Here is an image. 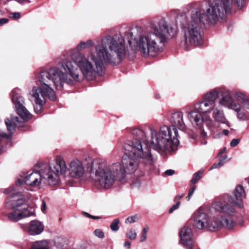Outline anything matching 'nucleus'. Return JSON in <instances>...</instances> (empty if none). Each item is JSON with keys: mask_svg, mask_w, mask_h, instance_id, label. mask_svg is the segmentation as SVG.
<instances>
[{"mask_svg": "<svg viewBox=\"0 0 249 249\" xmlns=\"http://www.w3.org/2000/svg\"><path fill=\"white\" fill-rule=\"evenodd\" d=\"M239 139H234L231 141L230 145L231 147H235L238 145V144L239 143Z\"/></svg>", "mask_w": 249, "mask_h": 249, "instance_id": "nucleus-33", "label": "nucleus"}, {"mask_svg": "<svg viewBox=\"0 0 249 249\" xmlns=\"http://www.w3.org/2000/svg\"><path fill=\"white\" fill-rule=\"evenodd\" d=\"M123 147L129 152L122 158L121 169L124 172L123 178L126 174L134 173L138 169L139 163L148 167H152L156 161L148 147L142 145L141 142L133 141L131 143H125Z\"/></svg>", "mask_w": 249, "mask_h": 249, "instance_id": "nucleus-5", "label": "nucleus"}, {"mask_svg": "<svg viewBox=\"0 0 249 249\" xmlns=\"http://www.w3.org/2000/svg\"><path fill=\"white\" fill-rule=\"evenodd\" d=\"M67 170L66 162L61 156H58L49 165L43 163L38 171L33 172L25 177L18 178L17 183H23L29 186H39L47 184L50 186L57 185L60 181V175L65 173Z\"/></svg>", "mask_w": 249, "mask_h": 249, "instance_id": "nucleus-4", "label": "nucleus"}, {"mask_svg": "<svg viewBox=\"0 0 249 249\" xmlns=\"http://www.w3.org/2000/svg\"><path fill=\"white\" fill-rule=\"evenodd\" d=\"M0 153H2L3 152V146L1 145V147L0 148Z\"/></svg>", "mask_w": 249, "mask_h": 249, "instance_id": "nucleus-47", "label": "nucleus"}, {"mask_svg": "<svg viewBox=\"0 0 249 249\" xmlns=\"http://www.w3.org/2000/svg\"><path fill=\"white\" fill-rule=\"evenodd\" d=\"M180 201L177 202L176 204L173 205L169 209V213H172L175 210L178 209L180 206Z\"/></svg>", "mask_w": 249, "mask_h": 249, "instance_id": "nucleus-31", "label": "nucleus"}, {"mask_svg": "<svg viewBox=\"0 0 249 249\" xmlns=\"http://www.w3.org/2000/svg\"><path fill=\"white\" fill-rule=\"evenodd\" d=\"M90 218L93 219H100V217H99V216H93V215H91Z\"/></svg>", "mask_w": 249, "mask_h": 249, "instance_id": "nucleus-44", "label": "nucleus"}, {"mask_svg": "<svg viewBox=\"0 0 249 249\" xmlns=\"http://www.w3.org/2000/svg\"><path fill=\"white\" fill-rule=\"evenodd\" d=\"M82 214L84 215V216H85L86 217H89V218H90V217L91 216V215L89 214V213H87L86 212H83L82 213Z\"/></svg>", "mask_w": 249, "mask_h": 249, "instance_id": "nucleus-41", "label": "nucleus"}, {"mask_svg": "<svg viewBox=\"0 0 249 249\" xmlns=\"http://www.w3.org/2000/svg\"><path fill=\"white\" fill-rule=\"evenodd\" d=\"M120 220L118 218L114 219L111 223L110 228L111 230L114 232L117 231L119 229V224Z\"/></svg>", "mask_w": 249, "mask_h": 249, "instance_id": "nucleus-26", "label": "nucleus"}, {"mask_svg": "<svg viewBox=\"0 0 249 249\" xmlns=\"http://www.w3.org/2000/svg\"><path fill=\"white\" fill-rule=\"evenodd\" d=\"M91 177L100 187L108 189L115 180L123 179L124 172L121 169V163L115 162L107 165L105 163L94 161L90 167Z\"/></svg>", "mask_w": 249, "mask_h": 249, "instance_id": "nucleus-7", "label": "nucleus"}, {"mask_svg": "<svg viewBox=\"0 0 249 249\" xmlns=\"http://www.w3.org/2000/svg\"><path fill=\"white\" fill-rule=\"evenodd\" d=\"M66 166L67 168L66 171L68 170L70 176L72 178H81L85 173V169L83 163L78 160L75 159L72 160L70 163L68 168L66 165Z\"/></svg>", "mask_w": 249, "mask_h": 249, "instance_id": "nucleus-16", "label": "nucleus"}, {"mask_svg": "<svg viewBox=\"0 0 249 249\" xmlns=\"http://www.w3.org/2000/svg\"><path fill=\"white\" fill-rule=\"evenodd\" d=\"M196 186H192L190 189L188 193V196H187V200H189L191 196H193L195 190H196Z\"/></svg>", "mask_w": 249, "mask_h": 249, "instance_id": "nucleus-32", "label": "nucleus"}, {"mask_svg": "<svg viewBox=\"0 0 249 249\" xmlns=\"http://www.w3.org/2000/svg\"><path fill=\"white\" fill-rule=\"evenodd\" d=\"M180 243L186 249H193L194 246L193 233L190 228L187 226L183 227L179 231Z\"/></svg>", "mask_w": 249, "mask_h": 249, "instance_id": "nucleus-15", "label": "nucleus"}, {"mask_svg": "<svg viewBox=\"0 0 249 249\" xmlns=\"http://www.w3.org/2000/svg\"><path fill=\"white\" fill-rule=\"evenodd\" d=\"M149 228L147 226H145L142 230V236L141 237V242H143L146 241L147 238V234Z\"/></svg>", "mask_w": 249, "mask_h": 249, "instance_id": "nucleus-29", "label": "nucleus"}, {"mask_svg": "<svg viewBox=\"0 0 249 249\" xmlns=\"http://www.w3.org/2000/svg\"><path fill=\"white\" fill-rule=\"evenodd\" d=\"M245 0H207L200 8L193 9L189 18L185 13L178 14L176 23L180 26L184 38L181 42V47L187 49L191 46L201 45L202 28L205 22L214 25L231 13L233 4L241 9L245 5Z\"/></svg>", "mask_w": 249, "mask_h": 249, "instance_id": "nucleus-2", "label": "nucleus"}, {"mask_svg": "<svg viewBox=\"0 0 249 249\" xmlns=\"http://www.w3.org/2000/svg\"><path fill=\"white\" fill-rule=\"evenodd\" d=\"M11 209L12 211L8 213L7 218L9 221L12 222H18L26 217L35 215V210L33 208Z\"/></svg>", "mask_w": 249, "mask_h": 249, "instance_id": "nucleus-14", "label": "nucleus"}, {"mask_svg": "<svg viewBox=\"0 0 249 249\" xmlns=\"http://www.w3.org/2000/svg\"><path fill=\"white\" fill-rule=\"evenodd\" d=\"M192 219L195 227L199 230H207L215 231L225 226L231 229L234 223L231 218L224 219L221 216L210 217L202 208H200L192 215Z\"/></svg>", "mask_w": 249, "mask_h": 249, "instance_id": "nucleus-10", "label": "nucleus"}, {"mask_svg": "<svg viewBox=\"0 0 249 249\" xmlns=\"http://www.w3.org/2000/svg\"><path fill=\"white\" fill-rule=\"evenodd\" d=\"M94 45L93 41L91 40H88L86 42L81 41L77 46V50L80 51L82 50L90 48Z\"/></svg>", "mask_w": 249, "mask_h": 249, "instance_id": "nucleus-23", "label": "nucleus"}, {"mask_svg": "<svg viewBox=\"0 0 249 249\" xmlns=\"http://www.w3.org/2000/svg\"><path fill=\"white\" fill-rule=\"evenodd\" d=\"M212 111V117L216 122L225 124L228 127H230V123L225 117L222 108L215 107Z\"/></svg>", "mask_w": 249, "mask_h": 249, "instance_id": "nucleus-18", "label": "nucleus"}, {"mask_svg": "<svg viewBox=\"0 0 249 249\" xmlns=\"http://www.w3.org/2000/svg\"><path fill=\"white\" fill-rule=\"evenodd\" d=\"M29 249H49V243L46 240L37 241L33 243Z\"/></svg>", "mask_w": 249, "mask_h": 249, "instance_id": "nucleus-21", "label": "nucleus"}, {"mask_svg": "<svg viewBox=\"0 0 249 249\" xmlns=\"http://www.w3.org/2000/svg\"><path fill=\"white\" fill-rule=\"evenodd\" d=\"M139 216L138 214H135L133 216L128 217L125 221L126 224H132L137 222L139 219Z\"/></svg>", "mask_w": 249, "mask_h": 249, "instance_id": "nucleus-27", "label": "nucleus"}, {"mask_svg": "<svg viewBox=\"0 0 249 249\" xmlns=\"http://www.w3.org/2000/svg\"><path fill=\"white\" fill-rule=\"evenodd\" d=\"M226 157H223L222 158H220L219 160H221L222 162H223V161L226 159Z\"/></svg>", "mask_w": 249, "mask_h": 249, "instance_id": "nucleus-46", "label": "nucleus"}, {"mask_svg": "<svg viewBox=\"0 0 249 249\" xmlns=\"http://www.w3.org/2000/svg\"><path fill=\"white\" fill-rule=\"evenodd\" d=\"M11 138L10 134H7L5 132L0 131V145L3 143L10 142Z\"/></svg>", "mask_w": 249, "mask_h": 249, "instance_id": "nucleus-24", "label": "nucleus"}, {"mask_svg": "<svg viewBox=\"0 0 249 249\" xmlns=\"http://www.w3.org/2000/svg\"><path fill=\"white\" fill-rule=\"evenodd\" d=\"M184 196V194L178 195L175 196L174 201L176 202L179 201V199Z\"/></svg>", "mask_w": 249, "mask_h": 249, "instance_id": "nucleus-38", "label": "nucleus"}, {"mask_svg": "<svg viewBox=\"0 0 249 249\" xmlns=\"http://www.w3.org/2000/svg\"><path fill=\"white\" fill-rule=\"evenodd\" d=\"M130 242L129 241H125L124 244V247L127 248V249H129L130 247Z\"/></svg>", "mask_w": 249, "mask_h": 249, "instance_id": "nucleus-40", "label": "nucleus"}, {"mask_svg": "<svg viewBox=\"0 0 249 249\" xmlns=\"http://www.w3.org/2000/svg\"><path fill=\"white\" fill-rule=\"evenodd\" d=\"M18 117H16L15 118H13L12 121L8 119L5 120V123L7 126V130L10 134H12L15 131L16 127L15 125L13 124V123H14V121L18 122Z\"/></svg>", "mask_w": 249, "mask_h": 249, "instance_id": "nucleus-22", "label": "nucleus"}, {"mask_svg": "<svg viewBox=\"0 0 249 249\" xmlns=\"http://www.w3.org/2000/svg\"><path fill=\"white\" fill-rule=\"evenodd\" d=\"M201 135L202 137L204 138V137H205L206 136L207 134H206V133L205 132H204V131L201 130Z\"/></svg>", "mask_w": 249, "mask_h": 249, "instance_id": "nucleus-43", "label": "nucleus"}, {"mask_svg": "<svg viewBox=\"0 0 249 249\" xmlns=\"http://www.w3.org/2000/svg\"><path fill=\"white\" fill-rule=\"evenodd\" d=\"M219 88H215L204 94L201 100L194 105L195 110L188 113V118L192 125L201 129L207 121L210 120V117H204L202 114L211 113L215 107V101L221 93Z\"/></svg>", "mask_w": 249, "mask_h": 249, "instance_id": "nucleus-6", "label": "nucleus"}, {"mask_svg": "<svg viewBox=\"0 0 249 249\" xmlns=\"http://www.w3.org/2000/svg\"><path fill=\"white\" fill-rule=\"evenodd\" d=\"M12 101L18 114L24 120L31 117V113L24 107V100L19 89H14L11 92Z\"/></svg>", "mask_w": 249, "mask_h": 249, "instance_id": "nucleus-12", "label": "nucleus"}, {"mask_svg": "<svg viewBox=\"0 0 249 249\" xmlns=\"http://www.w3.org/2000/svg\"><path fill=\"white\" fill-rule=\"evenodd\" d=\"M17 186H12L6 189V194H11L6 202V206L8 209L19 208L25 204V199L23 196L17 192Z\"/></svg>", "mask_w": 249, "mask_h": 249, "instance_id": "nucleus-13", "label": "nucleus"}, {"mask_svg": "<svg viewBox=\"0 0 249 249\" xmlns=\"http://www.w3.org/2000/svg\"><path fill=\"white\" fill-rule=\"evenodd\" d=\"M246 197V194L244 187L238 185L232 194L223 195L219 200L213 203L211 208L216 212L231 216L235 213V210L229 202L242 208V202Z\"/></svg>", "mask_w": 249, "mask_h": 249, "instance_id": "nucleus-11", "label": "nucleus"}, {"mask_svg": "<svg viewBox=\"0 0 249 249\" xmlns=\"http://www.w3.org/2000/svg\"><path fill=\"white\" fill-rule=\"evenodd\" d=\"M8 22V19L6 18H2L0 19V25L6 24Z\"/></svg>", "mask_w": 249, "mask_h": 249, "instance_id": "nucleus-37", "label": "nucleus"}, {"mask_svg": "<svg viewBox=\"0 0 249 249\" xmlns=\"http://www.w3.org/2000/svg\"><path fill=\"white\" fill-rule=\"evenodd\" d=\"M224 164L223 162H222V160H219V161L218 163H214L213 166L211 168V169H213V168H216L219 167H221L223 166Z\"/></svg>", "mask_w": 249, "mask_h": 249, "instance_id": "nucleus-34", "label": "nucleus"}, {"mask_svg": "<svg viewBox=\"0 0 249 249\" xmlns=\"http://www.w3.org/2000/svg\"><path fill=\"white\" fill-rule=\"evenodd\" d=\"M94 234L99 238H103L104 237V233L102 230L100 229H96L94 231Z\"/></svg>", "mask_w": 249, "mask_h": 249, "instance_id": "nucleus-30", "label": "nucleus"}, {"mask_svg": "<svg viewBox=\"0 0 249 249\" xmlns=\"http://www.w3.org/2000/svg\"><path fill=\"white\" fill-rule=\"evenodd\" d=\"M41 211L43 213H45V210L46 209V205L44 201L42 202L41 208Z\"/></svg>", "mask_w": 249, "mask_h": 249, "instance_id": "nucleus-39", "label": "nucleus"}, {"mask_svg": "<svg viewBox=\"0 0 249 249\" xmlns=\"http://www.w3.org/2000/svg\"><path fill=\"white\" fill-rule=\"evenodd\" d=\"M12 17L14 19H17L20 18V15L19 13H13L11 14Z\"/></svg>", "mask_w": 249, "mask_h": 249, "instance_id": "nucleus-36", "label": "nucleus"}, {"mask_svg": "<svg viewBox=\"0 0 249 249\" xmlns=\"http://www.w3.org/2000/svg\"><path fill=\"white\" fill-rule=\"evenodd\" d=\"M204 171L200 170L197 172L195 173L193 176V178L191 180L192 184H195L201 178Z\"/></svg>", "mask_w": 249, "mask_h": 249, "instance_id": "nucleus-25", "label": "nucleus"}, {"mask_svg": "<svg viewBox=\"0 0 249 249\" xmlns=\"http://www.w3.org/2000/svg\"><path fill=\"white\" fill-rule=\"evenodd\" d=\"M43 224L38 220H32L30 222L28 232L30 235H36L40 234L44 230Z\"/></svg>", "mask_w": 249, "mask_h": 249, "instance_id": "nucleus-19", "label": "nucleus"}, {"mask_svg": "<svg viewBox=\"0 0 249 249\" xmlns=\"http://www.w3.org/2000/svg\"><path fill=\"white\" fill-rule=\"evenodd\" d=\"M126 236L130 240H135L137 237V233L134 230L130 229L127 231Z\"/></svg>", "mask_w": 249, "mask_h": 249, "instance_id": "nucleus-28", "label": "nucleus"}, {"mask_svg": "<svg viewBox=\"0 0 249 249\" xmlns=\"http://www.w3.org/2000/svg\"><path fill=\"white\" fill-rule=\"evenodd\" d=\"M222 133L226 136H227L229 133V131L228 130H227V129H224L222 132Z\"/></svg>", "mask_w": 249, "mask_h": 249, "instance_id": "nucleus-42", "label": "nucleus"}, {"mask_svg": "<svg viewBox=\"0 0 249 249\" xmlns=\"http://www.w3.org/2000/svg\"><path fill=\"white\" fill-rule=\"evenodd\" d=\"M151 135L150 145L158 151H171L178 144V131L167 125L161 126L157 132L149 128Z\"/></svg>", "mask_w": 249, "mask_h": 249, "instance_id": "nucleus-8", "label": "nucleus"}, {"mask_svg": "<svg viewBox=\"0 0 249 249\" xmlns=\"http://www.w3.org/2000/svg\"><path fill=\"white\" fill-rule=\"evenodd\" d=\"M150 31L140 35L138 38H133L131 31L127 32L124 38L132 50H139L144 56H154L159 52L166 41L167 35L171 37L176 35L178 31L177 24L170 25L163 18L156 19L150 24Z\"/></svg>", "mask_w": 249, "mask_h": 249, "instance_id": "nucleus-3", "label": "nucleus"}, {"mask_svg": "<svg viewBox=\"0 0 249 249\" xmlns=\"http://www.w3.org/2000/svg\"><path fill=\"white\" fill-rule=\"evenodd\" d=\"M219 95V104L222 106L234 110L236 113L237 118L240 121L249 120V98L241 92H236L234 98L238 103H235L230 90H222Z\"/></svg>", "mask_w": 249, "mask_h": 249, "instance_id": "nucleus-9", "label": "nucleus"}, {"mask_svg": "<svg viewBox=\"0 0 249 249\" xmlns=\"http://www.w3.org/2000/svg\"><path fill=\"white\" fill-rule=\"evenodd\" d=\"M175 173V171L172 169H169L165 172V174L167 176H172Z\"/></svg>", "mask_w": 249, "mask_h": 249, "instance_id": "nucleus-35", "label": "nucleus"}, {"mask_svg": "<svg viewBox=\"0 0 249 249\" xmlns=\"http://www.w3.org/2000/svg\"><path fill=\"white\" fill-rule=\"evenodd\" d=\"M170 122L172 125L169 127H171L172 130L175 129L177 130L178 128L182 131H186L187 127L184 122L182 112L177 111L172 113Z\"/></svg>", "mask_w": 249, "mask_h": 249, "instance_id": "nucleus-17", "label": "nucleus"}, {"mask_svg": "<svg viewBox=\"0 0 249 249\" xmlns=\"http://www.w3.org/2000/svg\"><path fill=\"white\" fill-rule=\"evenodd\" d=\"M18 1H20V0H17Z\"/></svg>", "mask_w": 249, "mask_h": 249, "instance_id": "nucleus-48", "label": "nucleus"}, {"mask_svg": "<svg viewBox=\"0 0 249 249\" xmlns=\"http://www.w3.org/2000/svg\"><path fill=\"white\" fill-rule=\"evenodd\" d=\"M94 48L95 51H91L87 58L83 54L78 53L73 56L72 60L63 61L57 67L39 73L36 86L33 87L30 92L36 104L34 110L36 113L41 112L47 98L52 101L55 100V92L51 88L52 85L60 90L64 83L72 85L74 81H79L77 67L86 79L92 80L104 72V63L118 65L127 52L124 38L120 34L104 36L101 42L95 44Z\"/></svg>", "mask_w": 249, "mask_h": 249, "instance_id": "nucleus-1", "label": "nucleus"}, {"mask_svg": "<svg viewBox=\"0 0 249 249\" xmlns=\"http://www.w3.org/2000/svg\"><path fill=\"white\" fill-rule=\"evenodd\" d=\"M131 134L135 138L128 143H131L133 141L137 140L141 142L142 145H145L148 147L146 142L147 137L145 133L142 129L139 128H134L131 129Z\"/></svg>", "mask_w": 249, "mask_h": 249, "instance_id": "nucleus-20", "label": "nucleus"}, {"mask_svg": "<svg viewBox=\"0 0 249 249\" xmlns=\"http://www.w3.org/2000/svg\"><path fill=\"white\" fill-rule=\"evenodd\" d=\"M226 157H223L222 158H220L219 160H221L222 162H223V161L226 159Z\"/></svg>", "mask_w": 249, "mask_h": 249, "instance_id": "nucleus-45", "label": "nucleus"}]
</instances>
